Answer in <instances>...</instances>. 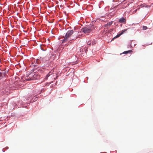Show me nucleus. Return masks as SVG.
I'll list each match as a JSON object with an SVG mask.
<instances>
[{"instance_id": "0eeeda50", "label": "nucleus", "mask_w": 153, "mask_h": 153, "mask_svg": "<svg viewBox=\"0 0 153 153\" xmlns=\"http://www.w3.org/2000/svg\"><path fill=\"white\" fill-rule=\"evenodd\" d=\"M6 75V73L4 72H3L0 73V79H1Z\"/></svg>"}, {"instance_id": "f8f14e48", "label": "nucleus", "mask_w": 153, "mask_h": 153, "mask_svg": "<svg viewBox=\"0 0 153 153\" xmlns=\"http://www.w3.org/2000/svg\"><path fill=\"white\" fill-rule=\"evenodd\" d=\"M143 29L144 30H146L147 29V27L146 26H143Z\"/></svg>"}, {"instance_id": "9b49d317", "label": "nucleus", "mask_w": 153, "mask_h": 153, "mask_svg": "<svg viewBox=\"0 0 153 153\" xmlns=\"http://www.w3.org/2000/svg\"><path fill=\"white\" fill-rule=\"evenodd\" d=\"M51 75V72H50L45 77V79H47L48 77L49 76H50Z\"/></svg>"}, {"instance_id": "2eb2a0df", "label": "nucleus", "mask_w": 153, "mask_h": 153, "mask_svg": "<svg viewBox=\"0 0 153 153\" xmlns=\"http://www.w3.org/2000/svg\"><path fill=\"white\" fill-rule=\"evenodd\" d=\"M36 62H37V63H38V59H37L36 60Z\"/></svg>"}, {"instance_id": "7ed1b4c3", "label": "nucleus", "mask_w": 153, "mask_h": 153, "mask_svg": "<svg viewBox=\"0 0 153 153\" xmlns=\"http://www.w3.org/2000/svg\"><path fill=\"white\" fill-rule=\"evenodd\" d=\"M81 30L82 32L85 34L89 33L91 31V28L88 26L83 27L82 29Z\"/></svg>"}, {"instance_id": "39448f33", "label": "nucleus", "mask_w": 153, "mask_h": 153, "mask_svg": "<svg viewBox=\"0 0 153 153\" xmlns=\"http://www.w3.org/2000/svg\"><path fill=\"white\" fill-rule=\"evenodd\" d=\"M127 29H124L122 31V32L121 33L118 34L117 35H116L114 38H117L119 37L120 36H121L122 34L125 31L127 30Z\"/></svg>"}, {"instance_id": "a211bd4d", "label": "nucleus", "mask_w": 153, "mask_h": 153, "mask_svg": "<svg viewBox=\"0 0 153 153\" xmlns=\"http://www.w3.org/2000/svg\"><path fill=\"white\" fill-rule=\"evenodd\" d=\"M94 43V44H95L94 42H93V43Z\"/></svg>"}, {"instance_id": "f03ea898", "label": "nucleus", "mask_w": 153, "mask_h": 153, "mask_svg": "<svg viewBox=\"0 0 153 153\" xmlns=\"http://www.w3.org/2000/svg\"><path fill=\"white\" fill-rule=\"evenodd\" d=\"M74 31L73 30H69L67 32L65 37L62 41V43H64L68 41L69 38L73 34Z\"/></svg>"}, {"instance_id": "4468645a", "label": "nucleus", "mask_w": 153, "mask_h": 153, "mask_svg": "<svg viewBox=\"0 0 153 153\" xmlns=\"http://www.w3.org/2000/svg\"><path fill=\"white\" fill-rule=\"evenodd\" d=\"M113 30V29H110L109 30V31L110 32H112Z\"/></svg>"}, {"instance_id": "20e7f679", "label": "nucleus", "mask_w": 153, "mask_h": 153, "mask_svg": "<svg viewBox=\"0 0 153 153\" xmlns=\"http://www.w3.org/2000/svg\"><path fill=\"white\" fill-rule=\"evenodd\" d=\"M126 18L122 17L120 18L119 19V22L120 23H122L124 24H126Z\"/></svg>"}, {"instance_id": "6e6552de", "label": "nucleus", "mask_w": 153, "mask_h": 153, "mask_svg": "<svg viewBox=\"0 0 153 153\" xmlns=\"http://www.w3.org/2000/svg\"><path fill=\"white\" fill-rule=\"evenodd\" d=\"M112 23H113V22H112V21L109 22V23H108L107 24L105 25V27H107V28H108V27L110 26H111L112 25Z\"/></svg>"}, {"instance_id": "f3484780", "label": "nucleus", "mask_w": 153, "mask_h": 153, "mask_svg": "<svg viewBox=\"0 0 153 153\" xmlns=\"http://www.w3.org/2000/svg\"><path fill=\"white\" fill-rule=\"evenodd\" d=\"M94 43V44H95L94 42H93V43Z\"/></svg>"}, {"instance_id": "dca6fc26", "label": "nucleus", "mask_w": 153, "mask_h": 153, "mask_svg": "<svg viewBox=\"0 0 153 153\" xmlns=\"http://www.w3.org/2000/svg\"><path fill=\"white\" fill-rule=\"evenodd\" d=\"M94 43V44H95L94 42H93V43Z\"/></svg>"}, {"instance_id": "1a4fd4ad", "label": "nucleus", "mask_w": 153, "mask_h": 153, "mask_svg": "<svg viewBox=\"0 0 153 153\" xmlns=\"http://www.w3.org/2000/svg\"><path fill=\"white\" fill-rule=\"evenodd\" d=\"M19 86V84L17 82H15L14 84V89L17 88Z\"/></svg>"}, {"instance_id": "aec40b11", "label": "nucleus", "mask_w": 153, "mask_h": 153, "mask_svg": "<svg viewBox=\"0 0 153 153\" xmlns=\"http://www.w3.org/2000/svg\"><path fill=\"white\" fill-rule=\"evenodd\" d=\"M115 38H114L113 39H114Z\"/></svg>"}, {"instance_id": "f257e3e1", "label": "nucleus", "mask_w": 153, "mask_h": 153, "mask_svg": "<svg viewBox=\"0 0 153 153\" xmlns=\"http://www.w3.org/2000/svg\"><path fill=\"white\" fill-rule=\"evenodd\" d=\"M40 76L36 72H32L26 76L25 78L24 81L34 80L39 78Z\"/></svg>"}, {"instance_id": "ddd939ff", "label": "nucleus", "mask_w": 153, "mask_h": 153, "mask_svg": "<svg viewBox=\"0 0 153 153\" xmlns=\"http://www.w3.org/2000/svg\"><path fill=\"white\" fill-rule=\"evenodd\" d=\"M91 43V41H88L87 42V44L88 45H90Z\"/></svg>"}, {"instance_id": "423d86ee", "label": "nucleus", "mask_w": 153, "mask_h": 153, "mask_svg": "<svg viewBox=\"0 0 153 153\" xmlns=\"http://www.w3.org/2000/svg\"><path fill=\"white\" fill-rule=\"evenodd\" d=\"M77 33L76 32L75 34H74V35H76L75 37H74V38L72 37L71 38V40H75L77 38H79L80 37H81V36H79V35L78 36H76L77 35Z\"/></svg>"}, {"instance_id": "9d476101", "label": "nucleus", "mask_w": 153, "mask_h": 153, "mask_svg": "<svg viewBox=\"0 0 153 153\" xmlns=\"http://www.w3.org/2000/svg\"><path fill=\"white\" fill-rule=\"evenodd\" d=\"M132 52V51L131 50H129L128 51H125L123 53V54H127V53H128L131 52Z\"/></svg>"}, {"instance_id": "6ab92c4d", "label": "nucleus", "mask_w": 153, "mask_h": 153, "mask_svg": "<svg viewBox=\"0 0 153 153\" xmlns=\"http://www.w3.org/2000/svg\"><path fill=\"white\" fill-rule=\"evenodd\" d=\"M7 92H8V93H9L8 91H7Z\"/></svg>"}]
</instances>
